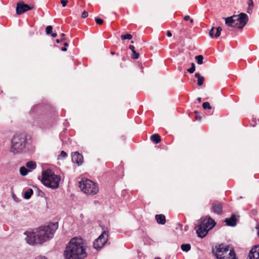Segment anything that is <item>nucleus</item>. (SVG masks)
<instances>
[{
    "instance_id": "f257e3e1",
    "label": "nucleus",
    "mask_w": 259,
    "mask_h": 259,
    "mask_svg": "<svg viewBox=\"0 0 259 259\" xmlns=\"http://www.w3.org/2000/svg\"><path fill=\"white\" fill-rule=\"evenodd\" d=\"M57 228V223L41 226L36 229L34 232L25 233L27 235L25 239L30 245L42 243L53 237Z\"/></svg>"
},
{
    "instance_id": "f03ea898",
    "label": "nucleus",
    "mask_w": 259,
    "mask_h": 259,
    "mask_svg": "<svg viewBox=\"0 0 259 259\" xmlns=\"http://www.w3.org/2000/svg\"><path fill=\"white\" fill-rule=\"evenodd\" d=\"M64 255L67 259H84L87 253L83 239L80 238L71 239L64 251Z\"/></svg>"
},
{
    "instance_id": "7ed1b4c3",
    "label": "nucleus",
    "mask_w": 259,
    "mask_h": 259,
    "mask_svg": "<svg viewBox=\"0 0 259 259\" xmlns=\"http://www.w3.org/2000/svg\"><path fill=\"white\" fill-rule=\"evenodd\" d=\"M60 178L51 169H48L42 172V184L52 189H56L59 186Z\"/></svg>"
},
{
    "instance_id": "20e7f679",
    "label": "nucleus",
    "mask_w": 259,
    "mask_h": 259,
    "mask_svg": "<svg viewBox=\"0 0 259 259\" xmlns=\"http://www.w3.org/2000/svg\"><path fill=\"white\" fill-rule=\"evenodd\" d=\"M26 141V136L23 134L14 135L11 141V151L14 154L21 153L25 148Z\"/></svg>"
},
{
    "instance_id": "39448f33",
    "label": "nucleus",
    "mask_w": 259,
    "mask_h": 259,
    "mask_svg": "<svg viewBox=\"0 0 259 259\" xmlns=\"http://www.w3.org/2000/svg\"><path fill=\"white\" fill-rule=\"evenodd\" d=\"M248 21V17L247 14L241 13L239 15L228 17V26L241 29Z\"/></svg>"
},
{
    "instance_id": "423d86ee",
    "label": "nucleus",
    "mask_w": 259,
    "mask_h": 259,
    "mask_svg": "<svg viewBox=\"0 0 259 259\" xmlns=\"http://www.w3.org/2000/svg\"><path fill=\"white\" fill-rule=\"evenodd\" d=\"M81 190L84 193L94 195L99 191V187L93 181L88 179H82L79 182Z\"/></svg>"
},
{
    "instance_id": "0eeeda50",
    "label": "nucleus",
    "mask_w": 259,
    "mask_h": 259,
    "mask_svg": "<svg viewBox=\"0 0 259 259\" xmlns=\"http://www.w3.org/2000/svg\"><path fill=\"white\" fill-rule=\"evenodd\" d=\"M212 253L217 259H227V245L224 244L216 245L215 249L212 248Z\"/></svg>"
},
{
    "instance_id": "6e6552de",
    "label": "nucleus",
    "mask_w": 259,
    "mask_h": 259,
    "mask_svg": "<svg viewBox=\"0 0 259 259\" xmlns=\"http://www.w3.org/2000/svg\"><path fill=\"white\" fill-rule=\"evenodd\" d=\"M108 237V232L104 231L99 237L94 242V247L97 250L101 249V248L107 242Z\"/></svg>"
},
{
    "instance_id": "1a4fd4ad",
    "label": "nucleus",
    "mask_w": 259,
    "mask_h": 259,
    "mask_svg": "<svg viewBox=\"0 0 259 259\" xmlns=\"http://www.w3.org/2000/svg\"><path fill=\"white\" fill-rule=\"evenodd\" d=\"M34 8L33 5H28L25 4L23 2H19L17 4L16 13L17 15H21L28 11L32 10Z\"/></svg>"
},
{
    "instance_id": "9d476101",
    "label": "nucleus",
    "mask_w": 259,
    "mask_h": 259,
    "mask_svg": "<svg viewBox=\"0 0 259 259\" xmlns=\"http://www.w3.org/2000/svg\"><path fill=\"white\" fill-rule=\"evenodd\" d=\"M199 224L208 231L213 228L216 224L215 221L210 217L207 219L201 218L200 220Z\"/></svg>"
},
{
    "instance_id": "9b49d317",
    "label": "nucleus",
    "mask_w": 259,
    "mask_h": 259,
    "mask_svg": "<svg viewBox=\"0 0 259 259\" xmlns=\"http://www.w3.org/2000/svg\"><path fill=\"white\" fill-rule=\"evenodd\" d=\"M240 215L238 213H232L229 218H228V226L234 227L237 226L240 220Z\"/></svg>"
},
{
    "instance_id": "f8f14e48",
    "label": "nucleus",
    "mask_w": 259,
    "mask_h": 259,
    "mask_svg": "<svg viewBox=\"0 0 259 259\" xmlns=\"http://www.w3.org/2000/svg\"><path fill=\"white\" fill-rule=\"evenodd\" d=\"M71 158L72 162L77 163L78 166L83 163V157L81 154L78 152H73L71 154Z\"/></svg>"
},
{
    "instance_id": "ddd939ff",
    "label": "nucleus",
    "mask_w": 259,
    "mask_h": 259,
    "mask_svg": "<svg viewBox=\"0 0 259 259\" xmlns=\"http://www.w3.org/2000/svg\"><path fill=\"white\" fill-rule=\"evenodd\" d=\"M248 259H259V245L255 246L249 252Z\"/></svg>"
},
{
    "instance_id": "4468645a",
    "label": "nucleus",
    "mask_w": 259,
    "mask_h": 259,
    "mask_svg": "<svg viewBox=\"0 0 259 259\" xmlns=\"http://www.w3.org/2000/svg\"><path fill=\"white\" fill-rule=\"evenodd\" d=\"M196 229V233L199 237L203 238L207 234L208 231L205 229L202 226H201L200 224L197 225V227H195Z\"/></svg>"
},
{
    "instance_id": "2eb2a0df",
    "label": "nucleus",
    "mask_w": 259,
    "mask_h": 259,
    "mask_svg": "<svg viewBox=\"0 0 259 259\" xmlns=\"http://www.w3.org/2000/svg\"><path fill=\"white\" fill-rule=\"evenodd\" d=\"M212 210L218 214H221L223 211V205L221 202H215L212 204Z\"/></svg>"
},
{
    "instance_id": "dca6fc26",
    "label": "nucleus",
    "mask_w": 259,
    "mask_h": 259,
    "mask_svg": "<svg viewBox=\"0 0 259 259\" xmlns=\"http://www.w3.org/2000/svg\"><path fill=\"white\" fill-rule=\"evenodd\" d=\"M155 219L158 224L164 225L166 223L165 217L164 214H156L155 215Z\"/></svg>"
},
{
    "instance_id": "f3484780",
    "label": "nucleus",
    "mask_w": 259,
    "mask_h": 259,
    "mask_svg": "<svg viewBox=\"0 0 259 259\" xmlns=\"http://www.w3.org/2000/svg\"><path fill=\"white\" fill-rule=\"evenodd\" d=\"M194 76L197 78V85L198 86H202L204 80V77L198 73H195Z\"/></svg>"
},
{
    "instance_id": "a211bd4d",
    "label": "nucleus",
    "mask_w": 259,
    "mask_h": 259,
    "mask_svg": "<svg viewBox=\"0 0 259 259\" xmlns=\"http://www.w3.org/2000/svg\"><path fill=\"white\" fill-rule=\"evenodd\" d=\"M151 140L155 144H158L161 141V137L158 134H154L150 137Z\"/></svg>"
},
{
    "instance_id": "6ab92c4d",
    "label": "nucleus",
    "mask_w": 259,
    "mask_h": 259,
    "mask_svg": "<svg viewBox=\"0 0 259 259\" xmlns=\"http://www.w3.org/2000/svg\"><path fill=\"white\" fill-rule=\"evenodd\" d=\"M129 49L132 52V58L134 59H137L139 57L140 54L139 53L136 52L135 47L133 45L129 46Z\"/></svg>"
},
{
    "instance_id": "aec40b11",
    "label": "nucleus",
    "mask_w": 259,
    "mask_h": 259,
    "mask_svg": "<svg viewBox=\"0 0 259 259\" xmlns=\"http://www.w3.org/2000/svg\"><path fill=\"white\" fill-rule=\"evenodd\" d=\"M247 3L248 5V7L247 10V12L249 14H251L252 12V9L254 6V4L252 0H248Z\"/></svg>"
},
{
    "instance_id": "412c9836",
    "label": "nucleus",
    "mask_w": 259,
    "mask_h": 259,
    "mask_svg": "<svg viewBox=\"0 0 259 259\" xmlns=\"http://www.w3.org/2000/svg\"><path fill=\"white\" fill-rule=\"evenodd\" d=\"M26 167L30 169H34L36 167V164L35 162L33 161H28L26 163Z\"/></svg>"
},
{
    "instance_id": "4be33fe9",
    "label": "nucleus",
    "mask_w": 259,
    "mask_h": 259,
    "mask_svg": "<svg viewBox=\"0 0 259 259\" xmlns=\"http://www.w3.org/2000/svg\"><path fill=\"white\" fill-rule=\"evenodd\" d=\"M33 191L31 189H28L24 194V198L26 199H29L33 194Z\"/></svg>"
},
{
    "instance_id": "5701e85b",
    "label": "nucleus",
    "mask_w": 259,
    "mask_h": 259,
    "mask_svg": "<svg viewBox=\"0 0 259 259\" xmlns=\"http://www.w3.org/2000/svg\"><path fill=\"white\" fill-rule=\"evenodd\" d=\"M228 259H237L236 253L233 249H231L228 254Z\"/></svg>"
},
{
    "instance_id": "b1692460",
    "label": "nucleus",
    "mask_w": 259,
    "mask_h": 259,
    "mask_svg": "<svg viewBox=\"0 0 259 259\" xmlns=\"http://www.w3.org/2000/svg\"><path fill=\"white\" fill-rule=\"evenodd\" d=\"M181 249L183 251L188 252L191 249V245L190 244H184L181 245Z\"/></svg>"
},
{
    "instance_id": "393cba45",
    "label": "nucleus",
    "mask_w": 259,
    "mask_h": 259,
    "mask_svg": "<svg viewBox=\"0 0 259 259\" xmlns=\"http://www.w3.org/2000/svg\"><path fill=\"white\" fill-rule=\"evenodd\" d=\"M28 171V170L24 166H22L20 168V172L22 176H26Z\"/></svg>"
},
{
    "instance_id": "a878e982",
    "label": "nucleus",
    "mask_w": 259,
    "mask_h": 259,
    "mask_svg": "<svg viewBox=\"0 0 259 259\" xmlns=\"http://www.w3.org/2000/svg\"><path fill=\"white\" fill-rule=\"evenodd\" d=\"M195 59L198 64H202L203 63V57L202 55H198L195 56Z\"/></svg>"
},
{
    "instance_id": "bb28decb",
    "label": "nucleus",
    "mask_w": 259,
    "mask_h": 259,
    "mask_svg": "<svg viewBox=\"0 0 259 259\" xmlns=\"http://www.w3.org/2000/svg\"><path fill=\"white\" fill-rule=\"evenodd\" d=\"M120 37L122 40H125V39H131L132 38L133 36L131 34L127 33L125 35H121Z\"/></svg>"
},
{
    "instance_id": "cd10ccee",
    "label": "nucleus",
    "mask_w": 259,
    "mask_h": 259,
    "mask_svg": "<svg viewBox=\"0 0 259 259\" xmlns=\"http://www.w3.org/2000/svg\"><path fill=\"white\" fill-rule=\"evenodd\" d=\"M202 107L204 109H211L212 108L209 103L207 102H204L202 104Z\"/></svg>"
},
{
    "instance_id": "c85d7f7f",
    "label": "nucleus",
    "mask_w": 259,
    "mask_h": 259,
    "mask_svg": "<svg viewBox=\"0 0 259 259\" xmlns=\"http://www.w3.org/2000/svg\"><path fill=\"white\" fill-rule=\"evenodd\" d=\"M216 28V30H217V31H216V33H215L214 34V37L215 38H217L219 36H220V35H221V31L222 30V29L221 27H218Z\"/></svg>"
},
{
    "instance_id": "c756f323",
    "label": "nucleus",
    "mask_w": 259,
    "mask_h": 259,
    "mask_svg": "<svg viewBox=\"0 0 259 259\" xmlns=\"http://www.w3.org/2000/svg\"><path fill=\"white\" fill-rule=\"evenodd\" d=\"M195 70V66L194 63H191V67L188 69L187 71L190 73H193Z\"/></svg>"
},
{
    "instance_id": "7c9ffc66",
    "label": "nucleus",
    "mask_w": 259,
    "mask_h": 259,
    "mask_svg": "<svg viewBox=\"0 0 259 259\" xmlns=\"http://www.w3.org/2000/svg\"><path fill=\"white\" fill-rule=\"evenodd\" d=\"M67 154L66 152H65V151H62L60 154V155L58 156V159H60V158H65L66 157H67Z\"/></svg>"
},
{
    "instance_id": "2f4dec72",
    "label": "nucleus",
    "mask_w": 259,
    "mask_h": 259,
    "mask_svg": "<svg viewBox=\"0 0 259 259\" xmlns=\"http://www.w3.org/2000/svg\"><path fill=\"white\" fill-rule=\"evenodd\" d=\"M53 27L52 26H48L46 28V32L47 34H51L52 32Z\"/></svg>"
},
{
    "instance_id": "473e14b6",
    "label": "nucleus",
    "mask_w": 259,
    "mask_h": 259,
    "mask_svg": "<svg viewBox=\"0 0 259 259\" xmlns=\"http://www.w3.org/2000/svg\"><path fill=\"white\" fill-rule=\"evenodd\" d=\"M95 20L96 23L98 24L102 25L103 23V20L102 19L99 18L98 17H95Z\"/></svg>"
},
{
    "instance_id": "72a5a7b5",
    "label": "nucleus",
    "mask_w": 259,
    "mask_h": 259,
    "mask_svg": "<svg viewBox=\"0 0 259 259\" xmlns=\"http://www.w3.org/2000/svg\"><path fill=\"white\" fill-rule=\"evenodd\" d=\"M214 29H215V28L214 27H212L209 31V35L211 37H213V36H214L213 34V31Z\"/></svg>"
},
{
    "instance_id": "f704fd0d",
    "label": "nucleus",
    "mask_w": 259,
    "mask_h": 259,
    "mask_svg": "<svg viewBox=\"0 0 259 259\" xmlns=\"http://www.w3.org/2000/svg\"><path fill=\"white\" fill-rule=\"evenodd\" d=\"M89 15L88 12L87 11H84L81 14V17L82 18H87Z\"/></svg>"
},
{
    "instance_id": "c9c22d12",
    "label": "nucleus",
    "mask_w": 259,
    "mask_h": 259,
    "mask_svg": "<svg viewBox=\"0 0 259 259\" xmlns=\"http://www.w3.org/2000/svg\"><path fill=\"white\" fill-rule=\"evenodd\" d=\"M61 4L62 5V6L63 7H65L67 5V4L68 3V0H61Z\"/></svg>"
},
{
    "instance_id": "e433bc0d",
    "label": "nucleus",
    "mask_w": 259,
    "mask_h": 259,
    "mask_svg": "<svg viewBox=\"0 0 259 259\" xmlns=\"http://www.w3.org/2000/svg\"><path fill=\"white\" fill-rule=\"evenodd\" d=\"M60 36H61V40H64L65 39V34L64 33H61V35H60Z\"/></svg>"
},
{
    "instance_id": "4c0bfd02",
    "label": "nucleus",
    "mask_w": 259,
    "mask_h": 259,
    "mask_svg": "<svg viewBox=\"0 0 259 259\" xmlns=\"http://www.w3.org/2000/svg\"><path fill=\"white\" fill-rule=\"evenodd\" d=\"M184 19L185 20V21H188L189 20H190V16L189 15H186L184 17Z\"/></svg>"
},
{
    "instance_id": "58836bf2",
    "label": "nucleus",
    "mask_w": 259,
    "mask_h": 259,
    "mask_svg": "<svg viewBox=\"0 0 259 259\" xmlns=\"http://www.w3.org/2000/svg\"><path fill=\"white\" fill-rule=\"evenodd\" d=\"M166 34L168 37H171L172 36V34L169 31H167Z\"/></svg>"
},
{
    "instance_id": "ea45409f",
    "label": "nucleus",
    "mask_w": 259,
    "mask_h": 259,
    "mask_svg": "<svg viewBox=\"0 0 259 259\" xmlns=\"http://www.w3.org/2000/svg\"><path fill=\"white\" fill-rule=\"evenodd\" d=\"M51 36L53 37H56L57 36V34L56 33H51Z\"/></svg>"
},
{
    "instance_id": "a19ab883",
    "label": "nucleus",
    "mask_w": 259,
    "mask_h": 259,
    "mask_svg": "<svg viewBox=\"0 0 259 259\" xmlns=\"http://www.w3.org/2000/svg\"><path fill=\"white\" fill-rule=\"evenodd\" d=\"M35 259H47L46 257L45 256H38Z\"/></svg>"
},
{
    "instance_id": "79ce46f5",
    "label": "nucleus",
    "mask_w": 259,
    "mask_h": 259,
    "mask_svg": "<svg viewBox=\"0 0 259 259\" xmlns=\"http://www.w3.org/2000/svg\"><path fill=\"white\" fill-rule=\"evenodd\" d=\"M196 119H197V120H201L202 117H201V116H198V115H197V116H196Z\"/></svg>"
},
{
    "instance_id": "37998d69",
    "label": "nucleus",
    "mask_w": 259,
    "mask_h": 259,
    "mask_svg": "<svg viewBox=\"0 0 259 259\" xmlns=\"http://www.w3.org/2000/svg\"><path fill=\"white\" fill-rule=\"evenodd\" d=\"M61 50H62V51L65 52V51H67V49H66V47H63V48H62Z\"/></svg>"
},
{
    "instance_id": "c03bdc74",
    "label": "nucleus",
    "mask_w": 259,
    "mask_h": 259,
    "mask_svg": "<svg viewBox=\"0 0 259 259\" xmlns=\"http://www.w3.org/2000/svg\"><path fill=\"white\" fill-rule=\"evenodd\" d=\"M197 100L198 101V102L200 103L201 102V98L200 97H198L197 98Z\"/></svg>"
},
{
    "instance_id": "a18cd8bd",
    "label": "nucleus",
    "mask_w": 259,
    "mask_h": 259,
    "mask_svg": "<svg viewBox=\"0 0 259 259\" xmlns=\"http://www.w3.org/2000/svg\"><path fill=\"white\" fill-rule=\"evenodd\" d=\"M63 40H61V39H57L56 40V41L57 43H59L61 41H62Z\"/></svg>"
},
{
    "instance_id": "49530a36",
    "label": "nucleus",
    "mask_w": 259,
    "mask_h": 259,
    "mask_svg": "<svg viewBox=\"0 0 259 259\" xmlns=\"http://www.w3.org/2000/svg\"><path fill=\"white\" fill-rule=\"evenodd\" d=\"M64 46H65V47H68V44L67 42H65V43L64 44Z\"/></svg>"
},
{
    "instance_id": "de8ad7c7",
    "label": "nucleus",
    "mask_w": 259,
    "mask_h": 259,
    "mask_svg": "<svg viewBox=\"0 0 259 259\" xmlns=\"http://www.w3.org/2000/svg\"><path fill=\"white\" fill-rule=\"evenodd\" d=\"M190 21L191 23H193L194 22V20L193 19H190Z\"/></svg>"
},
{
    "instance_id": "09e8293b",
    "label": "nucleus",
    "mask_w": 259,
    "mask_h": 259,
    "mask_svg": "<svg viewBox=\"0 0 259 259\" xmlns=\"http://www.w3.org/2000/svg\"><path fill=\"white\" fill-rule=\"evenodd\" d=\"M223 19L225 20V24H227V18H223Z\"/></svg>"
},
{
    "instance_id": "8fccbe9b",
    "label": "nucleus",
    "mask_w": 259,
    "mask_h": 259,
    "mask_svg": "<svg viewBox=\"0 0 259 259\" xmlns=\"http://www.w3.org/2000/svg\"><path fill=\"white\" fill-rule=\"evenodd\" d=\"M257 230H258V232H257V235L259 237V225H258V227H257Z\"/></svg>"
},
{
    "instance_id": "3c124183",
    "label": "nucleus",
    "mask_w": 259,
    "mask_h": 259,
    "mask_svg": "<svg viewBox=\"0 0 259 259\" xmlns=\"http://www.w3.org/2000/svg\"><path fill=\"white\" fill-rule=\"evenodd\" d=\"M224 222L227 224V218L224 220Z\"/></svg>"
},
{
    "instance_id": "603ef678",
    "label": "nucleus",
    "mask_w": 259,
    "mask_h": 259,
    "mask_svg": "<svg viewBox=\"0 0 259 259\" xmlns=\"http://www.w3.org/2000/svg\"><path fill=\"white\" fill-rule=\"evenodd\" d=\"M111 54L112 55H114V54H115V53H114V52H111Z\"/></svg>"
},
{
    "instance_id": "864d4df0",
    "label": "nucleus",
    "mask_w": 259,
    "mask_h": 259,
    "mask_svg": "<svg viewBox=\"0 0 259 259\" xmlns=\"http://www.w3.org/2000/svg\"><path fill=\"white\" fill-rule=\"evenodd\" d=\"M155 259H161V258H159V257H156V258H155Z\"/></svg>"
},
{
    "instance_id": "5fc2aeb1",
    "label": "nucleus",
    "mask_w": 259,
    "mask_h": 259,
    "mask_svg": "<svg viewBox=\"0 0 259 259\" xmlns=\"http://www.w3.org/2000/svg\"><path fill=\"white\" fill-rule=\"evenodd\" d=\"M197 113H198V112H197V111H195V114H197Z\"/></svg>"
},
{
    "instance_id": "6e6d98bb",
    "label": "nucleus",
    "mask_w": 259,
    "mask_h": 259,
    "mask_svg": "<svg viewBox=\"0 0 259 259\" xmlns=\"http://www.w3.org/2000/svg\"><path fill=\"white\" fill-rule=\"evenodd\" d=\"M229 246L228 245V248H227L228 251L229 250Z\"/></svg>"
}]
</instances>
